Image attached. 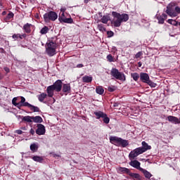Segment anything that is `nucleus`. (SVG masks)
<instances>
[{"label":"nucleus","instance_id":"nucleus-1","mask_svg":"<svg viewBox=\"0 0 180 180\" xmlns=\"http://www.w3.org/2000/svg\"><path fill=\"white\" fill-rule=\"evenodd\" d=\"M142 147L136 148L130 152L129 155V160H134L136 157H139L140 154L146 153L148 150H151V146H149L146 141H142Z\"/></svg>","mask_w":180,"mask_h":180},{"label":"nucleus","instance_id":"nucleus-2","mask_svg":"<svg viewBox=\"0 0 180 180\" xmlns=\"http://www.w3.org/2000/svg\"><path fill=\"white\" fill-rule=\"evenodd\" d=\"M112 15L113 16L112 23L115 27H120L122 22H127L129 20V15L126 13L120 14L112 11Z\"/></svg>","mask_w":180,"mask_h":180},{"label":"nucleus","instance_id":"nucleus-3","mask_svg":"<svg viewBox=\"0 0 180 180\" xmlns=\"http://www.w3.org/2000/svg\"><path fill=\"white\" fill-rule=\"evenodd\" d=\"M110 141L112 144L115 146H122V147H127L129 146V141L119 138L117 136H111L110 137Z\"/></svg>","mask_w":180,"mask_h":180},{"label":"nucleus","instance_id":"nucleus-4","mask_svg":"<svg viewBox=\"0 0 180 180\" xmlns=\"http://www.w3.org/2000/svg\"><path fill=\"white\" fill-rule=\"evenodd\" d=\"M56 49H57V44L50 41L47 44L46 47V51L48 56L50 57H53V56H56Z\"/></svg>","mask_w":180,"mask_h":180},{"label":"nucleus","instance_id":"nucleus-5","mask_svg":"<svg viewBox=\"0 0 180 180\" xmlns=\"http://www.w3.org/2000/svg\"><path fill=\"white\" fill-rule=\"evenodd\" d=\"M110 74L112 77L115 78V79H119L120 81H126V76L124 75V73L119 72V70L116 68H112Z\"/></svg>","mask_w":180,"mask_h":180},{"label":"nucleus","instance_id":"nucleus-6","mask_svg":"<svg viewBox=\"0 0 180 180\" xmlns=\"http://www.w3.org/2000/svg\"><path fill=\"white\" fill-rule=\"evenodd\" d=\"M15 106L16 108H18V109H20V108H22V106H25L27 108H29L30 109V110H32V112H39L40 109H39V107H36L29 103H25L24 104H22V103H17Z\"/></svg>","mask_w":180,"mask_h":180},{"label":"nucleus","instance_id":"nucleus-7","mask_svg":"<svg viewBox=\"0 0 180 180\" xmlns=\"http://www.w3.org/2000/svg\"><path fill=\"white\" fill-rule=\"evenodd\" d=\"M58 15L54 11H50L49 13H45L44 15V19L45 22H49L50 20H56Z\"/></svg>","mask_w":180,"mask_h":180},{"label":"nucleus","instance_id":"nucleus-8","mask_svg":"<svg viewBox=\"0 0 180 180\" xmlns=\"http://www.w3.org/2000/svg\"><path fill=\"white\" fill-rule=\"evenodd\" d=\"M174 5H175V4L171 3L167 7V10H166V13H167V15H169V16H170L171 18H175V17L178 16V13H179L178 11H176V10L174 11V10L169 8V6H172Z\"/></svg>","mask_w":180,"mask_h":180},{"label":"nucleus","instance_id":"nucleus-9","mask_svg":"<svg viewBox=\"0 0 180 180\" xmlns=\"http://www.w3.org/2000/svg\"><path fill=\"white\" fill-rule=\"evenodd\" d=\"M37 127V129L36 130V133L38 134V136H43L46 134V127H44V125L38 124Z\"/></svg>","mask_w":180,"mask_h":180},{"label":"nucleus","instance_id":"nucleus-10","mask_svg":"<svg viewBox=\"0 0 180 180\" xmlns=\"http://www.w3.org/2000/svg\"><path fill=\"white\" fill-rule=\"evenodd\" d=\"M56 92H60L63 88V82L61 80H57L53 85H51Z\"/></svg>","mask_w":180,"mask_h":180},{"label":"nucleus","instance_id":"nucleus-11","mask_svg":"<svg viewBox=\"0 0 180 180\" xmlns=\"http://www.w3.org/2000/svg\"><path fill=\"white\" fill-rule=\"evenodd\" d=\"M131 160V161L129 162V165H131V167H133L134 168H136V169H139V171H141V169H143L140 167V165H141V163H140V162H139L138 160Z\"/></svg>","mask_w":180,"mask_h":180},{"label":"nucleus","instance_id":"nucleus-12","mask_svg":"<svg viewBox=\"0 0 180 180\" xmlns=\"http://www.w3.org/2000/svg\"><path fill=\"white\" fill-rule=\"evenodd\" d=\"M167 120L170 122V123H174V124H179L180 121L179 119L176 117H174L172 115H169L167 117Z\"/></svg>","mask_w":180,"mask_h":180},{"label":"nucleus","instance_id":"nucleus-13","mask_svg":"<svg viewBox=\"0 0 180 180\" xmlns=\"http://www.w3.org/2000/svg\"><path fill=\"white\" fill-rule=\"evenodd\" d=\"M140 79L142 82H145L146 84L150 80V76L147 73H141Z\"/></svg>","mask_w":180,"mask_h":180},{"label":"nucleus","instance_id":"nucleus-14","mask_svg":"<svg viewBox=\"0 0 180 180\" xmlns=\"http://www.w3.org/2000/svg\"><path fill=\"white\" fill-rule=\"evenodd\" d=\"M167 15L165 13L162 14V15H158L157 17L158 23H160V25H163V23L165 21V19H167Z\"/></svg>","mask_w":180,"mask_h":180},{"label":"nucleus","instance_id":"nucleus-15","mask_svg":"<svg viewBox=\"0 0 180 180\" xmlns=\"http://www.w3.org/2000/svg\"><path fill=\"white\" fill-rule=\"evenodd\" d=\"M54 91H56L53 88V86H49L46 89V92L48 94V96L49 98H53L54 96Z\"/></svg>","mask_w":180,"mask_h":180},{"label":"nucleus","instance_id":"nucleus-16","mask_svg":"<svg viewBox=\"0 0 180 180\" xmlns=\"http://www.w3.org/2000/svg\"><path fill=\"white\" fill-rule=\"evenodd\" d=\"M94 115H95V116L96 117V119H101V117L102 119H103V117H105V116H106V113H105L102 111H95L94 112Z\"/></svg>","mask_w":180,"mask_h":180},{"label":"nucleus","instance_id":"nucleus-17","mask_svg":"<svg viewBox=\"0 0 180 180\" xmlns=\"http://www.w3.org/2000/svg\"><path fill=\"white\" fill-rule=\"evenodd\" d=\"M141 172H142V174H143L145 178H147L148 179H150V178H151V176H153V174H151V173H150L148 171L146 170V169H141Z\"/></svg>","mask_w":180,"mask_h":180},{"label":"nucleus","instance_id":"nucleus-18","mask_svg":"<svg viewBox=\"0 0 180 180\" xmlns=\"http://www.w3.org/2000/svg\"><path fill=\"white\" fill-rule=\"evenodd\" d=\"M71 91V86L70 84H65L63 86V92H65L66 94H70Z\"/></svg>","mask_w":180,"mask_h":180},{"label":"nucleus","instance_id":"nucleus-19","mask_svg":"<svg viewBox=\"0 0 180 180\" xmlns=\"http://www.w3.org/2000/svg\"><path fill=\"white\" fill-rule=\"evenodd\" d=\"M117 172L119 174H130V169L126 167H119Z\"/></svg>","mask_w":180,"mask_h":180},{"label":"nucleus","instance_id":"nucleus-20","mask_svg":"<svg viewBox=\"0 0 180 180\" xmlns=\"http://www.w3.org/2000/svg\"><path fill=\"white\" fill-rule=\"evenodd\" d=\"M110 17L108 15H103L101 20H98V22H101L106 25L109 22Z\"/></svg>","mask_w":180,"mask_h":180},{"label":"nucleus","instance_id":"nucleus-21","mask_svg":"<svg viewBox=\"0 0 180 180\" xmlns=\"http://www.w3.org/2000/svg\"><path fill=\"white\" fill-rule=\"evenodd\" d=\"M96 94H98V95H103V92H105V90L103 89V87L101 86H98L96 88Z\"/></svg>","mask_w":180,"mask_h":180},{"label":"nucleus","instance_id":"nucleus-22","mask_svg":"<svg viewBox=\"0 0 180 180\" xmlns=\"http://www.w3.org/2000/svg\"><path fill=\"white\" fill-rule=\"evenodd\" d=\"M30 26H32L31 24L27 23L23 26V30L26 33H30L32 30H30Z\"/></svg>","mask_w":180,"mask_h":180},{"label":"nucleus","instance_id":"nucleus-23","mask_svg":"<svg viewBox=\"0 0 180 180\" xmlns=\"http://www.w3.org/2000/svg\"><path fill=\"white\" fill-rule=\"evenodd\" d=\"M37 98L39 102H44V98H47V94L46 93H41V94L37 96Z\"/></svg>","mask_w":180,"mask_h":180},{"label":"nucleus","instance_id":"nucleus-24","mask_svg":"<svg viewBox=\"0 0 180 180\" xmlns=\"http://www.w3.org/2000/svg\"><path fill=\"white\" fill-rule=\"evenodd\" d=\"M32 120L34 122V123H41L43 122V118L40 116H36V117H32Z\"/></svg>","mask_w":180,"mask_h":180},{"label":"nucleus","instance_id":"nucleus-25","mask_svg":"<svg viewBox=\"0 0 180 180\" xmlns=\"http://www.w3.org/2000/svg\"><path fill=\"white\" fill-rule=\"evenodd\" d=\"M83 82H92V77L90 76H84L82 77Z\"/></svg>","mask_w":180,"mask_h":180},{"label":"nucleus","instance_id":"nucleus-26","mask_svg":"<svg viewBox=\"0 0 180 180\" xmlns=\"http://www.w3.org/2000/svg\"><path fill=\"white\" fill-rule=\"evenodd\" d=\"M22 120H24V122H27V123H32V120H33V117L25 116L22 117Z\"/></svg>","mask_w":180,"mask_h":180},{"label":"nucleus","instance_id":"nucleus-27","mask_svg":"<svg viewBox=\"0 0 180 180\" xmlns=\"http://www.w3.org/2000/svg\"><path fill=\"white\" fill-rule=\"evenodd\" d=\"M32 160L35 161L36 162H43V158L41 156H33Z\"/></svg>","mask_w":180,"mask_h":180},{"label":"nucleus","instance_id":"nucleus-28","mask_svg":"<svg viewBox=\"0 0 180 180\" xmlns=\"http://www.w3.org/2000/svg\"><path fill=\"white\" fill-rule=\"evenodd\" d=\"M37 148H39V146L36 143H32L30 145V150L31 151H33V153L37 151Z\"/></svg>","mask_w":180,"mask_h":180},{"label":"nucleus","instance_id":"nucleus-29","mask_svg":"<svg viewBox=\"0 0 180 180\" xmlns=\"http://www.w3.org/2000/svg\"><path fill=\"white\" fill-rule=\"evenodd\" d=\"M97 29H98L100 32H106V28L103 24H98Z\"/></svg>","mask_w":180,"mask_h":180},{"label":"nucleus","instance_id":"nucleus-30","mask_svg":"<svg viewBox=\"0 0 180 180\" xmlns=\"http://www.w3.org/2000/svg\"><path fill=\"white\" fill-rule=\"evenodd\" d=\"M131 75L134 81H138L139 78H140V75H139V73H131Z\"/></svg>","mask_w":180,"mask_h":180},{"label":"nucleus","instance_id":"nucleus-31","mask_svg":"<svg viewBox=\"0 0 180 180\" xmlns=\"http://www.w3.org/2000/svg\"><path fill=\"white\" fill-rule=\"evenodd\" d=\"M12 38L14 40H18V39H20V40H22V34H13Z\"/></svg>","mask_w":180,"mask_h":180},{"label":"nucleus","instance_id":"nucleus-32","mask_svg":"<svg viewBox=\"0 0 180 180\" xmlns=\"http://www.w3.org/2000/svg\"><path fill=\"white\" fill-rule=\"evenodd\" d=\"M47 32H49V27L45 26L41 30L40 33L41 34H46Z\"/></svg>","mask_w":180,"mask_h":180},{"label":"nucleus","instance_id":"nucleus-33","mask_svg":"<svg viewBox=\"0 0 180 180\" xmlns=\"http://www.w3.org/2000/svg\"><path fill=\"white\" fill-rule=\"evenodd\" d=\"M103 121L105 124H109V122H110V119L108 117V115L105 114V117H103Z\"/></svg>","mask_w":180,"mask_h":180},{"label":"nucleus","instance_id":"nucleus-34","mask_svg":"<svg viewBox=\"0 0 180 180\" xmlns=\"http://www.w3.org/2000/svg\"><path fill=\"white\" fill-rule=\"evenodd\" d=\"M129 174L130 176H131L134 179H138V178H140V176H141L140 174H139L130 173V172Z\"/></svg>","mask_w":180,"mask_h":180},{"label":"nucleus","instance_id":"nucleus-35","mask_svg":"<svg viewBox=\"0 0 180 180\" xmlns=\"http://www.w3.org/2000/svg\"><path fill=\"white\" fill-rule=\"evenodd\" d=\"M168 23H169L170 25H173V26H176V25H178V22H176L174 20L172 19H169L167 20Z\"/></svg>","mask_w":180,"mask_h":180},{"label":"nucleus","instance_id":"nucleus-36","mask_svg":"<svg viewBox=\"0 0 180 180\" xmlns=\"http://www.w3.org/2000/svg\"><path fill=\"white\" fill-rule=\"evenodd\" d=\"M148 85L151 86L152 88H155L157 86V84L153 82L151 80H148V82L146 83Z\"/></svg>","mask_w":180,"mask_h":180},{"label":"nucleus","instance_id":"nucleus-37","mask_svg":"<svg viewBox=\"0 0 180 180\" xmlns=\"http://www.w3.org/2000/svg\"><path fill=\"white\" fill-rule=\"evenodd\" d=\"M73 20L72 18H65V20H63V23H72Z\"/></svg>","mask_w":180,"mask_h":180},{"label":"nucleus","instance_id":"nucleus-38","mask_svg":"<svg viewBox=\"0 0 180 180\" xmlns=\"http://www.w3.org/2000/svg\"><path fill=\"white\" fill-rule=\"evenodd\" d=\"M107 60L109 61V63H113L115 60L113 59V56L112 55L107 56Z\"/></svg>","mask_w":180,"mask_h":180},{"label":"nucleus","instance_id":"nucleus-39","mask_svg":"<svg viewBox=\"0 0 180 180\" xmlns=\"http://www.w3.org/2000/svg\"><path fill=\"white\" fill-rule=\"evenodd\" d=\"M143 56V52L139 51L135 55V58H140Z\"/></svg>","mask_w":180,"mask_h":180},{"label":"nucleus","instance_id":"nucleus-40","mask_svg":"<svg viewBox=\"0 0 180 180\" xmlns=\"http://www.w3.org/2000/svg\"><path fill=\"white\" fill-rule=\"evenodd\" d=\"M20 98H21L20 103H21L22 105H25V103H28L27 102H26V98H25V97L21 96Z\"/></svg>","mask_w":180,"mask_h":180},{"label":"nucleus","instance_id":"nucleus-41","mask_svg":"<svg viewBox=\"0 0 180 180\" xmlns=\"http://www.w3.org/2000/svg\"><path fill=\"white\" fill-rule=\"evenodd\" d=\"M108 89L109 92H114V91L116 90V89L115 88V86H109V87L108 88Z\"/></svg>","mask_w":180,"mask_h":180},{"label":"nucleus","instance_id":"nucleus-42","mask_svg":"<svg viewBox=\"0 0 180 180\" xmlns=\"http://www.w3.org/2000/svg\"><path fill=\"white\" fill-rule=\"evenodd\" d=\"M16 101H18L17 97H14L12 100V104L15 106L18 103H16Z\"/></svg>","mask_w":180,"mask_h":180},{"label":"nucleus","instance_id":"nucleus-43","mask_svg":"<svg viewBox=\"0 0 180 180\" xmlns=\"http://www.w3.org/2000/svg\"><path fill=\"white\" fill-rule=\"evenodd\" d=\"M107 34H108V37H113L114 33L112 31H108V32H107Z\"/></svg>","mask_w":180,"mask_h":180},{"label":"nucleus","instance_id":"nucleus-44","mask_svg":"<svg viewBox=\"0 0 180 180\" xmlns=\"http://www.w3.org/2000/svg\"><path fill=\"white\" fill-rule=\"evenodd\" d=\"M59 21L60 22H63L64 23V20H65V17H63V16H59Z\"/></svg>","mask_w":180,"mask_h":180},{"label":"nucleus","instance_id":"nucleus-45","mask_svg":"<svg viewBox=\"0 0 180 180\" xmlns=\"http://www.w3.org/2000/svg\"><path fill=\"white\" fill-rule=\"evenodd\" d=\"M11 18H13V13H9L8 14V18L11 19Z\"/></svg>","mask_w":180,"mask_h":180},{"label":"nucleus","instance_id":"nucleus-46","mask_svg":"<svg viewBox=\"0 0 180 180\" xmlns=\"http://www.w3.org/2000/svg\"><path fill=\"white\" fill-rule=\"evenodd\" d=\"M15 133H17V134H22V133H23V131L20 129H18L15 131Z\"/></svg>","mask_w":180,"mask_h":180},{"label":"nucleus","instance_id":"nucleus-47","mask_svg":"<svg viewBox=\"0 0 180 180\" xmlns=\"http://www.w3.org/2000/svg\"><path fill=\"white\" fill-rule=\"evenodd\" d=\"M112 106L113 108H117V106H119V103H114Z\"/></svg>","mask_w":180,"mask_h":180},{"label":"nucleus","instance_id":"nucleus-48","mask_svg":"<svg viewBox=\"0 0 180 180\" xmlns=\"http://www.w3.org/2000/svg\"><path fill=\"white\" fill-rule=\"evenodd\" d=\"M175 10L176 11V12H178L179 13H180V8L179 6H176L175 8Z\"/></svg>","mask_w":180,"mask_h":180},{"label":"nucleus","instance_id":"nucleus-49","mask_svg":"<svg viewBox=\"0 0 180 180\" xmlns=\"http://www.w3.org/2000/svg\"><path fill=\"white\" fill-rule=\"evenodd\" d=\"M112 50L114 53H115L117 51V49H116V46H112Z\"/></svg>","mask_w":180,"mask_h":180},{"label":"nucleus","instance_id":"nucleus-50","mask_svg":"<svg viewBox=\"0 0 180 180\" xmlns=\"http://www.w3.org/2000/svg\"><path fill=\"white\" fill-rule=\"evenodd\" d=\"M82 67H84V65H82V64H78V65H77V68H82Z\"/></svg>","mask_w":180,"mask_h":180},{"label":"nucleus","instance_id":"nucleus-51","mask_svg":"<svg viewBox=\"0 0 180 180\" xmlns=\"http://www.w3.org/2000/svg\"><path fill=\"white\" fill-rule=\"evenodd\" d=\"M4 71H6V72H9V71H10V70L8 69V68H6V67H5L4 68Z\"/></svg>","mask_w":180,"mask_h":180},{"label":"nucleus","instance_id":"nucleus-52","mask_svg":"<svg viewBox=\"0 0 180 180\" xmlns=\"http://www.w3.org/2000/svg\"><path fill=\"white\" fill-rule=\"evenodd\" d=\"M30 133H31V134L33 136V135H34V130L33 129H30Z\"/></svg>","mask_w":180,"mask_h":180},{"label":"nucleus","instance_id":"nucleus-53","mask_svg":"<svg viewBox=\"0 0 180 180\" xmlns=\"http://www.w3.org/2000/svg\"><path fill=\"white\" fill-rule=\"evenodd\" d=\"M141 65H143V64L141 63V62H139V63H138V67H141Z\"/></svg>","mask_w":180,"mask_h":180},{"label":"nucleus","instance_id":"nucleus-54","mask_svg":"<svg viewBox=\"0 0 180 180\" xmlns=\"http://www.w3.org/2000/svg\"><path fill=\"white\" fill-rule=\"evenodd\" d=\"M61 12L64 13L65 12V8H60Z\"/></svg>","mask_w":180,"mask_h":180},{"label":"nucleus","instance_id":"nucleus-55","mask_svg":"<svg viewBox=\"0 0 180 180\" xmlns=\"http://www.w3.org/2000/svg\"><path fill=\"white\" fill-rule=\"evenodd\" d=\"M53 157H60V155H57V154H53Z\"/></svg>","mask_w":180,"mask_h":180},{"label":"nucleus","instance_id":"nucleus-56","mask_svg":"<svg viewBox=\"0 0 180 180\" xmlns=\"http://www.w3.org/2000/svg\"><path fill=\"white\" fill-rule=\"evenodd\" d=\"M21 36H22V39H23V37H24V38L26 37V34H22Z\"/></svg>","mask_w":180,"mask_h":180},{"label":"nucleus","instance_id":"nucleus-57","mask_svg":"<svg viewBox=\"0 0 180 180\" xmlns=\"http://www.w3.org/2000/svg\"><path fill=\"white\" fill-rule=\"evenodd\" d=\"M89 2V0H84V4H88Z\"/></svg>","mask_w":180,"mask_h":180},{"label":"nucleus","instance_id":"nucleus-58","mask_svg":"<svg viewBox=\"0 0 180 180\" xmlns=\"http://www.w3.org/2000/svg\"><path fill=\"white\" fill-rule=\"evenodd\" d=\"M134 180H143V179H141V176H140L139 178L134 179Z\"/></svg>","mask_w":180,"mask_h":180},{"label":"nucleus","instance_id":"nucleus-59","mask_svg":"<svg viewBox=\"0 0 180 180\" xmlns=\"http://www.w3.org/2000/svg\"><path fill=\"white\" fill-rule=\"evenodd\" d=\"M61 16H62V17H65V15H64V13H62Z\"/></svg>","mask_w":180,"mask_h":180},{"label":"nucleus","instance_id":"nucleus-60","mask_svg":"<svg viewBox=\"0 0 180 180\" xmlns=\"http://www.w3.org/2000/svg\"><path fill=\"white\" fill-rule=\"evenodd\" d=\"M22 130H25L26 129V128H25V127H22L21 128Z\"/></svg>","mask_w":180,"mask_h":180},{"label":"nucleus","instance_id":"nucleus-61","mask_svg":"<svg viewBox=\"0 0 180 180\" xmlns=\"http://www.w3.org/2000/svg\"><path fill=\"white\" fill-rule=\"evenodd\" d=\"M4 14H5V12L3 13V15H4Z\"/></svg>","mask_w":180,"mask_h":180},{"label":"nucleus","instance_id":"nucleus-62","mask_svg":"<svg viewBox=\"0 0 180 180\" xmlns=\"http://www.w3.org/2000/svg\"><path fill=\"white\" fill-rule=\"evenodd\" d=\"M179 122H180V118H179Z\"/></svg>","mask_w":180,"mask_h":180}]
</instances>
